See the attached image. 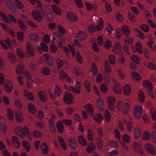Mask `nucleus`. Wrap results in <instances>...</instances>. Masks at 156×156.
<instances>
[{"instance_id": "obj_1", "label": "nucleus", "mask_w": 156, "mask_h": 156, "mask_svg": "<svg viewBox=\"0 0 156 156\" xmlns=\"http://www.w3.org/2000/svg\"><path fill=\"white\" fill-rule=\"evenodd\" d=\"M32 14L33 18L39 22L42 21V16H45L44 12L42 9H38L37 10L32 11Z\"/></svg>"}, {"instance_id": "obj_2", "label": "nucleus", "mask_w": 156, "mask_h": 156, "mask_svg": "<svg viewBox=\"0 0 156 156\" xmlns=\"http://www.w3.org/2000/svg\"><path fill=\"white\" fill-rule=\"evenodd\" d=\"M74 87H73L72 86H70L68 88L66 85L64 86L65 89L67 90H69L76 94H80L81 92L80 89L82 87L81 83L80 81H76L74 85Z\"/></svg>"}, {"instance_id": "obj_3", "label": "nucleus", "mask_w": 156, "mask_h": 156, "mask_svg": "<svg viewBox=\"0 0 156 156\" xmlns=\"http://www.w3.org/2000/svg\"><path fill=\"white\" fill-rule=\"evenodd\" d=\"M4 88L5 91L8 93H11L13 89V85L11 80H6L4 83Z\"/></svg>"}, {"instance_id": "obj_4", "label": "nucleus", "mask_w": 156, "mask_h": 156, "mask_svg": "<svg viewBox=\"0 0 156 156\" xmlns=\"http://www.w3.org/2000/svg\"><path fill=\"white\" fill-rule=\"evenodd\" d=\"M144 148L150 154L152 155L156 154V148L152 144L148 143L146 144Z\"/></svg>"}, {"instance_id": "obj_5", "label": "nucleus", "mask_w": 156, "mask_h": 156, "mask_svg": "<svg viewBox=\"0 0 156 156\" xmlns=\"http://www.w3.org/2000/svg\"><path fill=\"white\" fill-rule=\"evenodd\" d=\"M134 114L135 117L137 119H139L141 115L142 112V107L138 105L135 106L133 108Z\"/></svg>"}, {"instance_id": "obj_6", "label": "nucleus", "mask_w": 156, "mask_h": 156, "mask_svg": "<svg viewBox=\"0 0 156 156\" xmlns=\"http://www.w3.org/2000/svg\"><path fill=\"white\" fill-rule=\"evenodd\" d=\"M74 97L73 95L69 92L66 93L64 97V101L68 104H70L73 102Z\"/></svg>"}, {"instance_id": "obj_7", "label": "nucleus", "mask_w": 156, "mask_h": 156, "mask_svg": "<svg viewBox=\"0 0 156 156\" xmlns=\"http://www.w3.org/2000/svg\"><path fill=\"white\" fill-rule=\"evenodd\" d=\"M26 52L29 57L34 56L35 54L34 47L29 42H27V43Z\"/></svg>"}, {"instance_id": "obj_8", "label": "nucleus", "mask_w": 156, "mask_h": 156, "mask_svg": "<svg viewBox=\"0 0 156 156\" xmlns=\"http://www.w3.org/2000/svg\"><path fill=\"white\" fill-rule=\"evenodd\" d=\"M15 118L18 122L22 123L24 121V118L23 113L20 110H18L15 112Z\"/></svg>"}, {"instance_id": "obj_9", "label": "nucleus", "mask_w": 156, "mask_h": 156, "mask_svg": "<svg viewBox=\"0 0 156 156\" xmlns=\"http://www.w3.org/2000/svg\"><path fill=\"white\" fill-rule=\"evenodd\" d=\"M132 49L133 51H136L140 54H142L144 52L143 46L139 41H137L135 44V48L134 47H132Z\"/></svg>"}, {"instance_id": "obj_10", "label": "nucleus", "mask_w": 156, "mask_h": 156, "mask_svg": "<svg viewBox=\"0 0 156 156\" xmlns=\"http://www.w3.org/2000/svg\"><path fill=\"white\" fill-rule=\"evenodd\" d=\"M133 148L134 151L138 153L142 154L143 153L144 150L140 143L134 142L133 145Z\"/></svg>"}, {"instance_id": "obj_11", "label": "nucleus", "mask_w": 156, "mask_h": 156, "mask_svg": "<svg viewBox=\"0 0 156 156\" xmlns=\"http://www.w3.org/2000/svg\"><path fill=\"white\" fill-rule=\"evenodd\" d=\"M84 108L90 117H92L94 115V110L92 105L88 103L85 105Z\"/></svg>"}, {"instance_id": "obj_12", "label": "nucleus", "mask_w": 156, "mask_h": 156, "mask_svg": "<svg viewBox=\"0 0 156 156\" xmlns=\"http://www.w3.org/2000/svg\"><path fill=\"white\" fill-rule=\"evenodd\" d=\"M66 17L69 21L74 22L77 21L78 17L76 15L71 12H68L67 14Z\"/></svg>"}, {"instance_id": "obj_13", "label": "nucleus", "mask_w": 156, "mask_h": 156, "mask_svg": "<svg viewBox=\"0 0 156 156\" xmlns=\"http://www.w3.org/2000/svg\"><path fill=\"white\" fill-rule=\"evenodd\" d=\"M147 37L148 40V41L147 43L148 46L151 50H154L156 51V44L154 45V47L153 46L154 41L153 37L149 35H147Z\"/></svg>"}, {"instance_id": "obj_14", "label": "nucleus", "mask_w": 156, "mask_h": 156, "mask_svg": "<svg viewBox=\"0 0 156 156\" xmlns=\"http://www.w3.org/2000/svg\"><path fill=\"white\" fill-rule=\"evenodd\" d=\"M121 46L120 43L118 42H116L114 44V48L112 49L113 52L115 54H120L122 53L121 51Z\"/></svg>"}, {"instance_id": "obj_15", "label": "nucleus", "mask_w": 156, "mask_h": 156, "mask_svg": "<svg viewBox=\"0 0 156 156\" xmlns=\"http://www.w3.org/2000/svg\"><path fill=\"white\" fill-rule=\"evenodd\" d=\"M23 94L24 96L28 100L30 101H34V97L33 93L29 90L24 89Z\"/></svg>"}, {"instance_id": "obj_16", "label": "nucleus", "mask_w": 156, "mask_h": 156, "mask_svg": "<svg viewBox=\"0 0 156 156\" xmlns=\"http://www.w3.org/2000/svg\"><path fill=\"white\" fill-rule=\"evenodd\" d=\"M5 41L7 45L5 44L3 41L1 40H0V43L3 48L7 50L9 48L8 46L10 47L11 46V42L10 39L8 38H7L5 39Z\"/></svg>"}, {"instance_id": "obj_17", "label": "nucleus", "mask_w": 156, "mask_h": 156, "mask_svg": "<svg viewBox=\"0 0 156 156\" xmlns=\"http://www.w3.org/2000/svg\"><path fill=\"white\" fill-rule=\"evenodd\" d=\"M44 58L46 63L49 66H51L53 65L54 61L52 57H50L47 54H45L44 55Z\"/></svg>"}, {"instance_id": "obj_18", "label": "nucleus", "mask_w": 156, "mask_h": 156, "mask_svg": "<svg viewBox=\"0 0 156 156\" xmlns=\"http://www.w3.org/2000/svg\"><path fill=\"white\" fill-rule=\"evenodd\" d=\"M7 56L10 62L12 63L15 64L17 62V57L13 53L9 52L8 53Z\"/></svg>"}, {"instance_id": "obj_19", "label": "nucleus", "mask_w": 156, "mask_h": 156, "mask_svg": "<svg viewBox=\"0 0 156 156\" xmlns=\"http://www.w3.org/2000/svg\"><path fill=\"white\" fill-rule=\"evenodd\" d=\"M112 89L116 94H120L122 92V85L121 84H117L116 86H112Z\"/></svg>"}, {"instance_id": "obj_20", "label": "nucleus", "mask_w": 156, "mask_h": 156, "mask_svg": "<svg viewBox=\"0 0 156 156\" xmlns=\"http://www.w3.org/2000/svg\"><path fill=\"white\" fill-rule=\"evenodd\" d=\"M11 141L14 144V147L18 149L20 147V141L19 139L16 136H12L11 138Z\"/></svg>"}, {"instance_id": "obj_21", "label": "nucleus", "mask_w": 156, "mask_h": 156, "mask_svg": "<svg viewBox=\"0 0 156 156\" xmlns=\"http://www.w3.org/2000/svg\"><path fill=\"white\" fill-rule=\"evenodd\" d=\"M22 146L23 148L27 151L29 152L31 150V145L30 143L26 140L22 141Z\"/></svg>"}, {"instance_id": "obj_22", "label": "nucleus", "mask_w": 156, "mask_h": 156, "mask_svg": "<svg viewBox=\"0 0 156 156\" xmlns=\"http://www.w3.org/2000/svg\"><path fill=\"white\" fill-rule=\"evenodd\" d=\"M38 94L39 98L41 101L45 102L46 101V94L45 91L40 90L38 92Z\"/></svg>"}, {"instance_id": "obj_23", "label": "nucleus", "mask_w": 156, "mask_h": 156, "mask_svg": "<svg viewBox=\"0 0 156 156\" xmlns=\"http://www.w3.org/2000/svg\"><path fill=\"white\" fill-rule=\"evenodd\" d=\"M77 140L82 146H85L87 145V143L86 139L82 135H80L78 136Z\"/></svg>"}, {"instance_id": "obj_24", "label": "nucleus", "mask_w": 156, "mask_h": 156, "mask_svg": "<svg viewBox=\"0 0 156 156\" xmlns=\"http://www.w3.org/2000/svg\"><path fill=\"white\" fill-rule=\"evenodd\" d=\"M6 116L8 119L10 121H12L14 119V116L12 110L10 108L7 109L6 112Z\"/></svg>"}, {"instance_id": "obj_25", "label": "nucleus", "mask_w": 156, "mask_h": 156, "mask_svg": "<svg viewBox=\"0 0 156 156\" xmlns=\"http://www.w3.org/2000/svg\"><path fill=\"white\" fill-rule=\"evenodd\" d=\"M92 117L94 120L98 123H101L103 119L102 116L98 113L95 114Z\"/></svg>"}, {"instance_id": "obj_26", "label": "nucleus", "mask_w": 156, "mask_h": 156, "mask_svg": "<svg viewBox=\"0 0 156 156\" xmlns=\"http://www.w3.org/2000/svg\"><path fill=\"white\" fill-rule=\"evenodd\" d=\"M69 145L70 147L73 150H75L77 148L76 142L73 138H71L69 140Z\"/></svg>"}, {"instance_id": "obj_27", "label": "nucleus", "mask_w": 156, "mask_h": 156, "mask_svg": "<svg viewBox=\"0 0 156 156\" xmlns=\"http://www.w3.org/2000/svg\"><path fill=\"white\" fill-rule=\"evenodd\" d=\"M58 141L62 149L64 150H66L67 148V144L63 138L61 136H58Z\"/></svg>"}, {"instance_id": "obj_28", "label": "nucleus", "mask_w": 156, "mask_h": 156, "mask_svg": "<svg viewBox=\"0 0 156 156\" xmlns=\"http://www.w3.org/2000/svg\"><path fill=\"white\" fill-rule=\"evenodd\" d=\"M96 101L98 107L101 111H103L105 108V105L102 100L100 98H98L96 99Z\"/></svg>"}, {"instance_id": "obj_29", "label": "nucleus", "mask_w": 156, "mask_h": 156, "mask_svg": "<svg viewBox=\"0 0 156 156\" xmlns=\"http://www.w3.org/2000/svg\"><path fill=\"white\" fill-rule=\"evenodd\" d=\"M56 125L59 132L60 133H63L64 129V126L62 121L60 120H58L57 122Z\"/></svg>"}, {"instance_id": "obj_30", "label": "nucleus", "mask_w": 156, "mask_h": 156, "mask_svg": "<svg viewBox=\"0 0 156 156\" xmlns=\"http://www.w3.org/2000/svg\"><path fill=\"white\" fill-rule=\"evenodd\" d=\"M87 136L88 140L90 141H93L94 139V133L92 129L88 128L87 132Z\"/></svg>"}, {"instance_id": "obj_31", "label": "nucleus", "mask_w": 156, "mask_h": 156, "mask_svg": "<svg viewBox=\"0 0 156 156\" xmlns=\"http://www.w3.org/2000/svg\"><path fill=\"white\" fill-rule=\"evenodd\" d=\"M24 66L22 64H19L16 66V72L17 74H20L24 70Z\"/></svg>"}, {"instance_id": "obj_32", "label": "nucleus", "mask_w": 156, "mask_h": 156, "mask_svg": "<svg viewBox=\"0 0 156 156\" xmlns=\"http://www.w3.org/2000/svg\"><path fill=\"white\" fill-rule=\"evenodd\" d=\"M40 147L43 153L44 154H47L48 153V147L46 143L43 142L41 144Z\"/></svg>"}, {"instance_id": "obj_33", "label": "nucleus", "mask_w": 156, "mask_h": 156, "mask_svg": "<svg viewBox=\"0 0 156 156\" xmlns=\"http://www.w3.org/2000/svg\"><path fill=\"white\" fill-rule=\"evenodd\" d=\"M141 131L140 128L138 127H136L134 130L133 135L136 138H139L141 134Z\"/></svg>"}, {"instance_id": "obj_34", "label": "nucleus", "mask_w": 156, "mask_h": 156, "mask_svg": "<svg viewBox=\"0 0 156 156\" xmlns=\"http://www.w3.org/2000/svg\"><path fill=\"white\" fill-rule=\"evenodd\" d=\"M28 111L30 113L34 114L36 112L35 105L32 103H29L27 105Z\"/></svg>"}, {"instance_id": "obj_35", "label": "nucleus", "mask_w": 156, "mask_h": 156, "mask_svg": "<svg viewBox=\"0 0 156 156\" xmlns=\"http://www.w3.org/2000/svg\"><path fill=\"white\" fill-rule=\"evenodd\" d=\"M6 3L7 6L12 12H15L16 11V9L12 4L11 0H6Z\"/></svg>"}, {"instance_id": "obj_36", "label": "nucleus", "mask_w": 156, "mask_h": 156, "mask_svg": "<svg viewBox=\"0 0 156 156\" xmlns=\"http://www.w3.org/2000/svg\"><path fill=\"white\" fill-rule=\"evenodd\" d=\"M143 85L144 87L147 90L152 89V85L149 80H145L143 82Z\"/></svg>"}, {"instance_id": "obj_37", "label": "nucleus", "mask_w": 156, "mask_h": 156, "mask_svg": "<svg viewBox=\"0 0 156 156\" xmlns=\"http://www.w3.org/2000/svg\"><path fill=\"white\" fill-rule=\"evenodd\" d=\"M22 129V128L20 126H17L14 129V132L16 135L20 136V137L23 138Z\"/></svg>"}, {"instance_id": "obj_38", "label": "nucleus", "mask_w": 156, "mask_h": 156, "mask_svg": "<svg viewBox=\"0 0 156 156\" xmlns=\"http://www.w3.org/2000/svg\"><path fill=\"white\" fill-rule=\"evenodd\" d=\"M52 9L53 12L57 15H60L62 12L59 8L57 5H51Z\"/></svg>"}, {"instance_id": "obj_39", "label": "nucleus", "mask_w": 156, "mask_h": 156, "mask_svg": "<svg viewBox=\"0 0 156 156\" xmlns=\"http://www.w3.org/2000/svg\"><path fill=\"white\" fill-rule=\"evenodd\" d=\"M138 98L139 101L142 103L145 101V96L144 92L141 90L139 91L138 93Z\"/></svg>"}, {"instance_id": "obj_40", "label": "nucleus", "mask_w": 156, "mask_h": 156, "mask_svg": "<svg viewBox=\"0 0 156 156\" xmlns=\"http://www.w3.org/2000/svg\"><path fill=\"white\" fill-rule=\"evenodd\" d=\"M130 58L133 62L137 64H139L140 62V58L138 55L134 54L131 55Z\"/></svg>"}, {"instance_id": "obj_41", "label": "nucleus", "mask_w": 156, "mask_h": 156, "mask_svg": "<svg viewBox=\"0 0 156 156\" xmlns=\"http://www.w3.org/2000/svg\"><path fill=\"white\" fill-rule=\"evenodd\" d=\"M95 149V146L94 143L90 142L89 143L86 149V151L88 153H90L94 151Z\"/></svg>"}, {"instance_id": "obj_42", "label": "nucleus", "mask_w": 156, "mask_h": 156, "mask_svg": "<svg viewBox=\"0 0 156 156\" xmlns=\"http://www.w3.org/2000/svg\"><path fill=\"white\" fill-rule=\"evenodd\" d=\"M74 73L77 76H79L83 74V71L80 66H77L74 68Z\"/></svg>"}, {"instance_id": "obj_43", "label": "nucleus", "mask_w": 156, "mask_h": 156, "mask_svg": "<svg viewBox=\"0 0 156 156\" xmlns=\"http://www.w3.org/2000/svg\"><path fill=\"white\" fill-rule=\"evenodd\" d=\"M76 37L80 40H83L86 37V35L83 31H80L76 34Z\"/></svg>"}, {"instance_id": "obj_44", "label": "nucleus", "mask_w": 156, "mask_h": 156, "mask_svg": "<svg viewBox=\"0 0 156 156\" xmlns=\"http://www.w3.org/2000/svg\"><path fill=\"white\" fill-rule=\"evenodd\" d=\"M49 129L50 131L55 133L56 132V129L53 121L52 119H50L49 120Z\"/></svg>"}, {"instance_id": "obj_45", "label": "nucleus", "mask_w": 156, "mask_h": 156, "mask_svg": "<svg viewBox=\"0 0 156 156\" xmlns=\"http://www.w3.org/2000/svg\"><path fill=\"white\" fill-rule=\"evenodd\" d=\"M123 91L124 94L128 95L131 92V90L129 85L127 84H126L123 87Z\"/></svg>"}, {"instance_id": "obj_46", "label": "nucleus", "mask_w": 156, "mask_h": 156, "mask_svg": "<svg viewBox=\"0 0 156 156\" xmlns=\"http://www.w3.org/2000/svg\"><path fill=\"white\" fill-rule=\"evenodd\" d=\"M105 71L106 73H109L112 70L111 67L108 62L105 60Z\"/></svg>"}, {"instance_id": "obj_47", "label": "nucleus", "mask_w": 156, "mask_h": 156, "mask_svg": "<svg viewBox=\"0 0 156 156\" xmlns=\"http://www.w3.org/2000/svg\"><path fill=\"white\" fill-rule=\"evenodd\" d=\"M123 123H125L126 126V129L128 131H131L132 129L133 123L132 121L127 122L124 119L123 120Z\"/></svg>"}, {"instance_id": "obj_48", "label": "nucleus", "mask_w": 156, "mask_h": 156, "mask_svg": "<svg viewBox=\"0 0 156 156\" xmlns=\"http://www.w3.org/2000/svg\"><path fill=\"white\" fill-rule=\"evenodd\" d=\"M131 76L133 79L135 81H139L141 80L140 75L135 72H133L131 73Z\"/></svg>"}, {"instance_id": "obj_49", "label": "nucleus", "mask_w": 156, "mask_h": 156, "mask_svg": "<svg viewBox=\"0 0 156 156\" xmlns=\"http://www.w3.org/2000/svg\"><path fill=\"white\" fill-rule=\"evenodd\" d=\"M103 26V19L100 18L96 23L97 29H101Z\"/></svg>"}, {"instance_id": "obj_50", "label": "nucleus", "mask_w": 156, "mask_h": 156, "mask_svg": "<svg viewBox=\"0 0 156 156\" xmlns=\"http://www.w3.org/2000/svg\"><path fill=\"white\" fill-rule=\"evenodd\" d=\"M54 92L56 95L58 96L60 95L62 93L61 87L58 85H56L54 89Z\"/></svg>"}, {"instance_id": "obj_51", "label": "nucleus", "mask_w": 156, "mask_h": 156, "mask_svg": "<svg viewBox=\"0 0 156 156\" xmlns=\"http://www.w3.org/2000/svg\"><path fill=\"white\" fill-rule=\"evenodd\" d=\"M0 16L1 18L6 23H10V21L9 18H8L4 12H0Z\"/></svg>"}, {"instance_id": "obj_52", "label": "nucleus", "mask_w": 156, "mask_h": 156, "mask_svg": "<svg viewBox=\"0 0 156 156\" xmlns=\"http://www.w3.org/2000/svg\"><path fill=\"white\" fill-rule=\"evenodd\" d=\"M101 92L103 93H106L108 91V88L107 84L105 83H102L100 86Z\"/></svg>"}, {"instance_id": "obj_53", "label": "nucleus", "mask_w": 156, "mask_h": 156, "mask_svg": "<svg viewBox=\"0 0 156 156\" xmlns=\"http://www.w3.org/2000/svg\"><path fill=\"white\" fill-rule=\"evenodd\" d=\"M41 72L44 75H48L50 73L51 70L48 68L45 67L41 69Z\"/></svg>"}, {"instance_id": "obj_54", "label": "nucleus", "mask_w": 156, "mask_h": 156, "mask_svg": "<svg viewBox=\"0 0 156 156\" xmlns=\"http://www.w3.org/2000/svg\"><path fill=\"white\" fill-rule=\"evenodd\" d=\"M108 59L110 63L112 65L114 64L116 62V58L115 56L112 54L108 56Z\"/></svg>"}, {"instance_id": "obj_55", "label": "nucleus", "mask_w": 156, "mask_h": 156, "mask_svg": "<svg viewBox=\"0 0 156 156\" xmlns=\"http://www.w3.org/2000/svg\"><path fill=\"white\" fill-rule=\"evenodd\" d=\"M106 101L108 104H115L116 99L113 97L109 96L107 97Z\"/></svg>"}, {"instance_id": "obj_56", "label": "nucleus", "mask_w": 156, "mask_h": 156, "mask_svg": "<svg viewBox=\"0 0 156 156\" xmlns=\"http://www.w3.org/2000/svg\"><path fill=\"white\" fill-rule=\"evenodd\" d=\"M22 132L23 138L25 137V136L28 135L29 133V130L26 126H24L22 128Z\"/></svg>"}, {"instance_id": "obj_57", "label": "nucleus", "mask_w": 156, "mask_h": 156, "mask_svg": "<svg viewBox=\"0 0 156 156\" xmlns=\"http://www.w3.org/2000/svg\"><path fill=\"white\" fill-rule=\"evenodd\" d=\"M68 75L66 73L63 69H61L60 71V79L63 80L66 78L68 76Z\"/></svg>"}, {"instance_id": "obj_58", "label": "nucleus", "mask_w": 156, "mask_h": 156, "mask_svg": "<svg viewBox=\"0 0 156 156\" xmlns=\"http://www.w3.org/2000/svg\"><path fill=\"white\" fill-rule=\"evenodd\" d=\"M17 55L20 58H24L25 57L24 53L23 51L18 48L16 49Z\"/></svg>"}, {"instance_id": "obj_59", "label": "nucleus", "mask_w": 156, "mask_h": 156, "mask_svg": "<svg viewBox=\"0 0 156 156\" xmlns=\"http://www.w3.org/2000/svg\"><path fill=\"white\" fill-rule=\"evenodd\" d=\"M14 104L15 106L18 108L22 109L23 108V104L19 99H15Z\"/></svg>"}, {"instance_id": "obj_60", "label": "nucleus", "mask_w": 156, "mask_h": 156, "mask_svg": "<svg viewBox=\"0 0 156 156\" xmlns=\"http://www.w3.org/2000/svg\"><path fill=\"white\" fill-rule=\"evenodd\" d=\"M142 139L144 140H148L150 138V133L148 131H145L142 135Z\"/></svg>"}, {"instance_id": "obj_61", "label": "nucleus", "mask_w": 156, "mask_h": 156, "mask_svg": "<svg viewBox=\"0 0 156 156\" xmlns=\"http://www.w3.org/2000/svg\"><path fill=\"white\" fill-rule=\"evenodd\" d=\"M118 62L121 64H124L125 62V59L123 53L119 54Z\"/></svg>"}, {"instance_id": "obj_62", "label": "nucleus", "mask_w": 156, "mask_h": 156, "mask_svg": "<svg viewBox=\"0 0 156 156\" xmlns=\"http://www.w3.org/2000/svg\"><path fill=\"white\" fill-rule=\"evenodd\" d=\"M45 11L47 14L48 20L49 21H51L53 19V17L51 12L48 8L46 9Z\"/></svg>"}, {"instance_id": "obj_63", "label": "nucleus", "mask_w": 156, "mask_h": 156, "mask_svg": "<svg viewBox=\"0 0 156 156\" xmlns=\"http://www.w3.org/2000/svg\"><path fill=\"white\" fill-rule=\"evenodd\" d=\"M14 2L16 6L19 9L22 10L23 9V6L20 0H15Z\"/></svg>"}, {"instance_id": "obj_64", "label": "nucleus", "mask_w": 156, "mask_h": 156, "mask_svg": "<svg viewBox=\"0 0 156 156\" xmlns=\"http://www.w3.org/2000/svg\"><path fill=\"white\" fill-rule=\"evenodd\" d=\"M104 46L106 49L110 48L112 46V42L109 40H106L104 42Z\"/></svg>"}]
</instances>
